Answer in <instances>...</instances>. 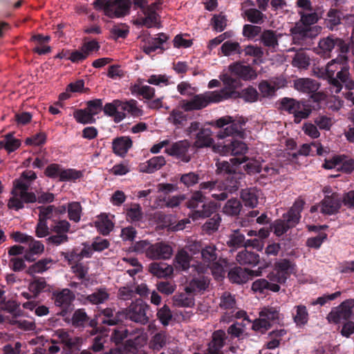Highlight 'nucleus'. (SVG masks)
Segmentation results:
<instances>
[{"label": "nucleus", "instance_id": "obj_11", "mask_svg": "<svg viewBox=\"0 0 354 354\" xmlns=\"http://www.w3.org/2000/svg\"><path fill=\"white\" fill-rule=\"evenodd\" d=\"M354 307V299H349L343 301L339 306L333 308L327 315L329 322L338 324L342 320H347L353 315L352 309Z\"/></svg>", "mask_w": 354, "mask_h": 354}, {"label": "nucleus", "instance_id": "obj_10", "mask_svg": "<svg viewBox=\"0 0 354 354\" xmlns=\"http://www.w3.org/2000/svg\"><path fill=\"white\" fill-rule=\"evenodd\" d=\"M148 308L149 306L147 304L138 299L126 309L125 315L134 322L145 324L149 322V317L147 315Z\"/></svg>", "mask_w": 354, "mask_h": 354}, {"label": "nucleus", "instance_id": "obj_58", "mask_svg": "<svg viewBox=\"0 0 354 354\" xmlns=\"http://www.w3.org/2000/svg\"><path fill=\"white\" fill-rule=\"evenodd\" d=\"M4 149L9 153L15 151L21 145L19 140L14 138L12 133H8L4 136Z\"/></svg>", "mask_w": 354, "mask_h": 354}, {"label": "nucleus", "instance_id": "obj_35", "mask_svg": "<svg viewBox=\"0 0 354 354\" xmlns=\"http://www.w3.org/2000/svg\"><path fill=\"white\" fill-rule=\"evenodd\" d=\"M192 257L187 251L182 249L178 251L174 258V265L176 268L186 270L190 266Z\"/></svg>", "mask_w": 354, "mask_h": 354}, {"label": "nucleus", "instance_id": "obj_24", "mask_svg": "<svg viewBox=\"0 0 354 354\" xmlns=\"http://www.w3.org/2000/svg\"><path fill=\"white\" fill-rule=\"evenodd\" d=\"M254 271L241 268H235L231 270L228 273V277L232 283H244L247 282L250 277L253 274Z\"/></svg>", "mask_w": 354, "mask_h": 354}, {"label": "nucleus", "instance_id": "obj_50", "mask_svg": "<svg viewBox=\"0 0 354 354\" xmlns=\"http://www.w3.org/2000/svg\"><path fill=\"white\" fill-rule=\"evenodd\" d=\"M325 22L327 27L333 30L341 23L340 12L337 10L330 9L326 15Z\"/></svg>", "mask_w": 354, "mask_h": 354}, {"label": "nucleus", "instance_id": "obj_55", "mask_svg": "<svg viewBox=\"0 0 354 354\" xmlns=\"http://www.w3.org/2000/svg\"><path fill=\"white\" fill-rule=\"evenodd\" d=\"M308 319V313L305 306L299 305L297 306V313L294 316V321L297 325L302 326L307 323Z\"/></svg>", "mask_w": 354, "mask_h": 354}, {"label": "nucleus", "instance_id": "obj_52", "mask_svg": "<svg viewBox=\"0 0 354 354\" xmlns=\"http://www.w3.org/2000/svg\"><path fill=\"white\" fill-rule=\"evenodd\" d=\"M261 317H264L270 322H275L279 319V310L272 306L264 307L259 313Z\"/></svg>", "mask_w": 354, "mask_h": 354}, {"label": "nucleus", "instance_id": "obj_39", "mask_svg": "<svg viewBox=\"0 0 354 354\" xmlns=\"http://www.w3.org/2000/svg\"><path fill=\"white\" fill-rule=\"evenodd\" d=\"M53 261L51 259H43L30 266L27 270V273L34 276L35 274L42 273L48 270Z\"/></svg>", "mask_w": 354, "mask_h": 354}, {"label": "nucleus", "instance_id": "obj_25", "mask_svg": "<svg viewBox=\"0 0 354 354\" xmlns=\"http://www.w3.org/2000/svg\"><path fill=\"white\" fill-rule=\"evenodd\" d=\"M248 160L246 157L243 158H233L230 159V162L227 161H218L216 165L217 174H232L234 172V165L242 164Z\"/></svg>", "mask_w": 354, "mask_h": 354}, {"label": "nucleus", "instance_id": "obj_5", "mask_svg": "<svg viewBox=\"0 0 354 354\" xmlns=\"http://www.w3.org/2000/svg\"><path fill=\"white\" fill-rule=\"evenodd\" d=\"M222 100H223V95L221 89L196 95L190 100H181L179 102V106L185 111H191L202 109L211 102H218Z\"/></svg>", "mask_w": 354, "mask_h": 354}, {"label": "nucleus", "instance_id": "obj_57", "mask_svg": "<svg viewBox=\"0 0 354 354\" xmlns=\"http://www.w3.org/2000/svg\"><path fill=\"white\" fill-rule=\"evenodd\" d=\"M46 282L44 279H37L29 283L28 289L33 294L34 297L43 291L46 287Z\"/></svg>", "mask_w": 354, "mask_h": 354}, {"label": "nucleus", "instance_id": "obj_19", "mask_svg": "<svg viewBox=\"0 0 354 354\" xmlns=\"http://www.w3.org/2000/svg\"><path fill=\"white\" fill-rule=\"evenodd\" d=\"M281 34H277L272 30H264L259 37L261 43L272 52H276L279 46V38Z\"/></svg>", "mask_w": 354, "mask_h": 354}, {"label": "nucleus", "instance_id": "obj_59", "mask_svg": "<svg viewBox=\"0 0 354 354\" xmlns=\"http://www.w3.org/2000/svg\"><path fill=\"white\" fill-rule=\"evenodd\" d=\"M292 64L299 68H306L310 64L309 57L302 51L298 52L295 55Z\"/></svg>", "mask_w": 354, "mask_h": 354}, {"label": "nucleus", "instance_id": "obj_8", "mask_svg": "<svg viewBox=\"0 0 354 354\" xmlns=\"http://www.w3.org/2000/svg\"><path fill=\"white\" fill-rule=\"evenodd\" d=\"M281 106L283 111L293 114L295 123H299L301 120L308 118L312 111L308 105L293 98H283L281 102Z\"/></svg>", "mask_w": 354, "mask_h": 354}, {"label": "nucleus", "instance_id": "obj_1", "mask_svg": "<svg viewBox=\"0 0 354 354\" xmlns=\"http://www.w3.org/2000/svg\"><path fill=\"white\" fill-rule=\"evenodd\" d=\"M37 175L32 170H27L13 181V187L11 191L12 197L9 199L8 207L10 209L19 210L24 207V203L36 202V195L34 192L28 191Z\"/></svg>", "mask_w": 354, "mask_h": 354}, {"label": "nucleus", "instance_id": "obj_16", "mask_svg": "<svg viewBox=\"0 0 354 354\" xmlns=\"http://www.w3.org/2000/svg\"><path fill=\"white\" fill-rule=\"evenodd\" d=\"M342 201L337 193H333L330 196H326L320 203V211L325 214H336L340 209Z\"/></svg>", "mask_w": 354, "mask_h": 354}, {"label": "nucleus", "instance_id": "obj_4", "mask_svg": "<svg viewBox=\"0 0 354 354\" xmlns=\"http://www.w3.org/2000/svg\"><path fill=\"white\" fill-rule=\"evenodd\" d=\"M305 202L298 198L287 214L283 215L284 220H277L273 225L274 234L279 236L286 233L290 228L295 227L299 221L300 213L303 209Z\"/></svg>", "mask_w": 354, "mask_h": 354}, {"label": "nucleus", "instance_id": "obj_3", "mask_svg": "<svg viewBox=\"0 0 354 354\" xmlns=\"http://www.w3.org/2000/svg\"><path fill=\"white\" fill-rule=\"evenodd\" d=\"M134 250L142 253L151 260H166L173 254V248L166 242L160 241L151 243L148 241H140L136 243Z\"/></svg>", "mask_w": 354, "mask_h": 354}, {"label": "nucleus", "instance_id": "obj_61", "mask_svg": "<svg viewBox=\"0 0 354 354\" xmlns=\"http://www.w3.org/2000/svg\"><path fill=\"white\" fill-rule=\"evenodd\" d=\"M131 91L133 93H136L147 100L153 98L155 93L154 88L149 86H140L138 85H134Z\"/></svg>", "mask_w": 354, "mask_h": 354}, {"label": "nucleus", "instance_id": "obj_56", "mask_svg": "<svg viewBox=\"0 0 354 354\" xmlns=\"http://www.w3.org/2000/svg\"><path fill=\"white\" fill-rule=\"evenodd\" d=\"M169 341V338L165 332L156 333L151 339V344L154 349H160L165 346Z\"/></svg>", "mask_w": 354, "mask_h": 354}, {"label": "nucleus", "instance_id": "obj_17", "mask_svg": "<svg viewBox=\"0 0 354 354\" xmlns=\"http://www.w3.org/2000/svg\"><path fill=\"white\" fill-rule=\"evenodd\" d=\"M230 71L243 80L250 81L257 77V73L250 66L236 63L229 66Z\"/></svg>", "mask_w": 354, "mask_h": 354}, {"label": "nucleus", "instance_id": "obj_34", "mask_svg": "<svg viewBox=\"0 0 354 354\" xmlns=\"http://www.w3.org/2000/svg\"><path fill=\"white\" fill-rule=\"evenodd\" d=\"M335 46V38L327 37L322 39L317 47V53L327 57H330V53Z\"/></svg>", "mask_w": 354, "mask_h": 354}, {"label": "nucleus", "instance_id": "obj_53", "mask_svg": "<svg viewBox=\"0 0 354 354\" xmlns=\"http://www.w3.org/2000/svg\"><path fill=\"white\" fill-rule=\"evenodd\" d=\"M122 109L127 111L134 117H140L143 114L142 110L137 106V102L134 100L122 102Z\"/></svg>", "mask_w": 354, "mask_h": 354}, {"label": "nucleus", "instance_id": "obj_36", "mask_svg": "<svg viewBox=\"0 0 354 354\" xmlns=\"http://www.w3.org/2000/svg\"><path fill=\"white\" fill-rule=\"evenodd\" d=\"M122 262L124 270L131 277L142 271V266L136 258H123Z\"/></svg>", "mask_w": 354, "mask_h": 354}, {"label": "nucleus", "instance_id": "obj_15", "mask_svg": "<svg viewBox=\"0 0 354 354\" xmlns=\"http://www.w3.org/2000/svg\"><path fill=\"white\" fill-rule=\"evenodd\" d=\"M223 100L227 98H243L247 102H254L258 100L259 94L256 88L252 86H248L244 88L241 92L236 91H227L226 88L222 89Z\"/></svg>", "mask_w": 354, "mask_h": 354}, {"label": "nucleus", "instance_id": "obj_40", "mask_svg": "<svg viewBox=\"0 0 354 354\" xmlns=\"http://www.w3.org/2000/svg\"><path fill=\"white\" fill-rule=\"evenodd\" d=\"M219 307L223 310H230L232 313L236 308V302L234 295L229 292H224L220 297Z\"/></svg>", "mask_w": 354, "mask_h": 354}, {"label": "nucleus", "instance_id": "obj_7", "mask_svg": "<svg viewBox=\"0 0 354 354\" xmlns=\"http://www.w3.org/2000/svg\"><path fill=\"white\" fill-rule=\"evenodd\" d=\"M217 248L215 245L209 244L202 248L201 251L202 262H196L192 267L198 274H204L209 269L217 268L221 270L218 266V254L216 253Z\"/></svg>", "mask_w": 354, "mask_h": 354}, {"label": "nucleus", "instance_id": "obj_2", "mask_svg": "<svg viewBox=\"0 0 354 354\" xmlns=\"http://www.w3.org/2000/svg\"><path fill=\"white\" fill-rule=\"evenodd\" d=\"M248 120L242 116L225 115L215 121V125L218 128H223L228 125L223 130L218 132L216 137L218 139H223L228 136H237L240 138H245V126Z\"/></svg>", "mask_w": 354, "mask_h": 354}, {"label": "nucleus", "instance_id": "obj_37", "mask_svg": "<svg viewBox=\"0 0 354 354\" xmlns=\"http://www.w3.org/2000/svg\"><path fill=\"white\" fill-rule=\"evenodd\" d=\"M102 314L104 316V319L102 322L104 324L113 326L122 321V316L124 315L123 312H118L114 313L112 308H106L102 310Z\"/></svg>", "mask_w": 354, "mask_h": 354}, {"label": "nucleus", "instance_id": "obj_64", "mask_svg": "<svg viewBox=\"0 0 354 354\" xmlns=\"http://www.w3.org/2000/svg\"><path fill=\"white\" fill-rule=\"evenodd\" d=\"M221 221V216L218 214H215L203 225V230L207 233H211L212 232L217 230Z\"/></svg>", "mask_w": 354, "mask_h": 354}, {"label": "nucleus", "instance_id": "obj_22", "mask_svg": "<svg viewBox=\"0 0 354 354\" xmlns=\"http://www.w3.org/2000/svg\"><path fill=\"white\" fill-rule=\"evenodd\" d=\"M225 333L219 330L212 335V340L209 342L207 354H223L222 348L224 345Z\"/></svg>", "mask_w": 354, "mask_h": 354}, {"label": "nucleus", "instance_id": "obj_18", "mask_svg": "<svg viewBox=\"0 0 354 354\" xmlns=\"http://www.w3.org/2000/svg\"><path fill=\"white\" fill-rule=\"evenodd\" d=\"M293 86L299 92L310 94L318 91L320 84L310 78H298L294 80Z\"/></svg>", "mask_w": 354, "mask_h": 354}, {"label": "nucleus", "instance_id": "obj_54", "mask_svg": "<svg viewBox=\"0 0 354 354\" xmlns=\"http://www.w3.org/2000/svg\"><path fill=\"white\" fill-rule=\"evenodd\" d=\"M127 216L131 222L140 221L142 219L143 214L139 204H133L127 212Z\"/></svg>", "mask_w": 354, "mask_h": 354}, {"label": "nucleus", "instance_id": "obj_13", "mask_svg": "<svg viewBox=\"0 0 354 354\" xmlns=\"http://www.w3.org/2000/svg\"><path fill=\"white\" fill-rule=\"evenodd\" d=\"M190 146L189 140H180L174 142L169 148L166 149L165 152L184 162H188L191 160V156L188 153Z\"/></svg>", "mask_w": 354, "mask_h": 354}, {"label": "nucleus", "instance_id": "obj_12", "mask_svg": "<svg viewBox=\"0 0 354 354\" xmlns=\"http://www.w3.org/2000/svg\"><path fill=\"white\" fill-rule=\"evenodd\" d=\"M131 6L130 0H111L105 8V15L109 17H121L127 15Z\"/></svg>", "mask_w": 354, "mask_h": 354}, {"label": "nucleus", "instance_id": "obj_51", "mask_svg": "<svg viewBox=\"0 0 354 354\" xmlns=\"http://www.w3.org/2000/svg\"><path fill=\"white\" fill-rule=\"evenodd\" d=\"M212 192V196L218 201H224L227 198V187L222 181L218 180Z\"/></svg>", "mask_w": 354, "mask_h": 354}, {"label": "nucleus", "instance_id": "obj_45", "mask_svg": "<svg viewBox=\"0 0 354 354\" xmlns=\"http://www.w3.org/2000/svg\"><path fill=\"white\" fill-rule=\"evenodd\" d=\"M243 15L247 18L248 21L254 24H263L266 18L265 15L256 8L245 10Z\"/></svg>", "mask_w": 354, "mask_h": 354}, {"label": "nucleus", "instance_id": "obj_42", "mask_svg": "<svg viewBox=\"0 0 354 354\" xmlns=\"http://www.w3.org/2000/svg\"><path fill=\"white\" fill-rule=\"evenodd\" d=\"M142 12L145 17L140 19V20L136 24L145 26L148 28L152 27H160L159 15L157 13H150L146 10H144Z\"/></svg>", "mask_w": 354, "mask_h": 354}, {"label": "nucleus", "instance_id": "obj_43", "mask_svg": "<svg viewBox=\"0 0 354 354\" xmlns=\"http://www.w3.org/2000/svg\"><path fill=\"white\" fill-rule=\"evenodd\" d=\"M95 225L103 235L109 234L113 228V223L106 214L100 215L95 222Z\"/></svg>", "mask_w": 354, "mask_h": 354}, {"label": "nucleus", "instance_id": "obj_26", "mask_svg": "<svg viewBox=\"0 0 354 354\" xmlns=\"http://www.w3.org/2000/svg\"><path fill=\"white\" fill-rule=\"evenodd\" d=\"M275 270L277 272V275L270 274L269 278L271 281H276L277 283H284L286 277L282 274L280 276V273H287L291 268V263L288 260L281 259L277 261L274 264Z\"/></svg>", "mask_w": 354, "mask_h": 354}, {"label": "nucleus", "instance_id": "obj_38", "mask_svg": "<svg viewBox=\"0 0 354 354\" xmlns=\"http://www.w3.org/2000/svg\"><path fill=\"white\" fill-rule=\"evenodd\" d=\"M335 78L343 83L346 88L354 89V81L350 77L349 67L346 64H342Z\"/></svg>", "mask_w": 354, "mask_h": 354}, {"label": "nucleus", "instance_id": "obj_28", "mask_svg": "<svg viewBox=\"0 0 354 354\" xmlns=\"http://www.w3.org/2000/svg\"><path fill=\"white\" fill-rule=\"evenodd\" d=\"M211 136L212 131L209 129H201L196 134L194 146L196 148L210 147L214 143Z\"/></svg>", "mask_w": 354, "mask_h": 354}, {"label": "nucleus", "instance_id": "obj_63", "mask_svg": "<svg viewBox=\"0 0 354 354\" xmlns=\"http://www.w3.org/2000/svg\"><path fill=\"white\" fill-rule=\"evenodd\" d=\"M157 316L160 322L164 326H167L172 318V313L170 308L167 305H164L158 310Z\"/></svg>", "mask_w": 354, "mask_h": 354}, {"label": "nucleus", "instance_id": "obj_48", "mask_svg": "<svg viewBox=\"0 0 354 354\" xmlns=\"http://www.w3.org/2000/svg\"><path fill=\"white\" fill-rule=\"evenodd\" d=\"M221 52L225 56H230L233 54H241V48L237 41H227L221 46Z\"/></svg>", "mask_w": 354, "mask_h": 354}, {"label": "nucleus", "instance_id": "obj_6", "mask_svg": "<svg viewBox=\"0 0 354 354\" xmlns=\"http://www.w3.org/2000/svg\"><path fill=\"white\" fill-rule=\"evenodd\" d=\"M347 61L346 55H340L339 57L329 62L324 68H318L319 74L317 75L320 77H327L331 85L330 91L332 93H339L342 88L341 82L334 77V75L340 70L342 64H346Z\"/></svg>", "mask_w": 354, "mask_h": 354}, {"label": "nucleus", "instance_id": "obj_47", "mask_svg": "<svg viewBox=\"0 0 354 354\" xmlns=\"http://www.w3.org/2000/svg\"><path fill=\"white\" fill-rule=\"evenodd\" d=\"M245 242V236L241 234L239 230H234L229 235L227 245L230 248H237L243 246Z\"/></svg>", "mask_w": 354, "mask_h": 354}, {"label": "nucleus", "instance_id": "obj_20", "mask_svg": "<svg viewBox=\"0 0 354 354\" xmlns=\"http://www.w3.org/2000/svg\"><path fill=\"white\" fill-rule=\"evenodd\" d=\"M55 335L58 338L59 341L64 344L66 347L71 348L79 346L82 343V339L73 335L71 333L66 331L63 329H59L55 331Z\"/></svg>", "mask_w": 354, "mask_h": 354}, {"label": "nucleus", "instance_id": "obj_31", "mask_svg": "<svg viewBox=\"0 0 354 354\" xmlns=\"http://www.w3.org/2000/svg\"><path fill=\"white\" fill-rule=\"evenodd\" d=\"M192 292H181L176 294L172 297L173 304L179 308L192 307L194 305V299L190 295Z\"/></svg>", "mask_w": 354, "mask_h": 354}, {"label": "nucleus", "instance_id": "obj_23", "mask_svg": "<svg viewBox=\"0 0 354 354\" xmlns=\"http://www.w3.org/2000/svg\"><path fill=\"white\" fill-rule=\"evenodd\" d=\"M149 272L158 278H166L173 274L174 268L165 263L153 262L149 264Z\"/></svg>", "mask_w": 354, "mask_h": 354}, {"label": "nucleus", "instance_id": "obj_46", "mask_svg": "<svg viewBox=\"0 0 354 354\" xmlns=\"http://www.w3.org/2000/svg\"><path fill=\"white\" fill-rule=\"evenodd\" d=\"M242 208L241 202L236 198L228 200L223 207V212L230 216L238 215Z\"/></svg>", "mask_w": 354, "mask_h": 354}, {"label": "nucleus", "instance_id": "obj_49", "mask_svg": "<svg viewBox=\"0 0 354 354\" xmlns=\"http://www.w3.org/2000/svg\"><path fill=\"white\" fill-rule=\"evenodd\" d=\"M208 286V281L205 278L194 279L189 285L185 287V291L187 292H194L196 290H205Z\"/></svg>", "mask_w": 354, "mask_h": 354}, {"label": "nucleus", "instance_id": "obj_29", "mask_svg": "<svg viewBox=\"0 0 354 354\" xmlns=\"http://www.w3.org/2000/svg\"><path fill=\"white\" fill-rule=\"evenodd\" d=\"M259 195V191L257 189L254 188H248L242 190L241 197L245 206L254 207L258 204Z\"/></svg>", "mask_w": 354, "mask_h": 354}, {"label": "nucleus", "instance_id": "obj_32", "mask_svg": "<svg viewBox=\"0 0 354 354\" xmlns=\"http://www.w3.org/2000/svg\"><path fill=\"white\" fill-rule=\"evenodd\" d=\"M122 108V101L115 100L112 103L106 104L102 109L106 115L114 117V121L119 122L125 118V114L117 111V109Z\"/></svg>", "mask_w": 354, "mask_h": 354}, {"label": "nucleus", "instance_id": "obj_44", "mask_svg": "<svg viewBox=\"0 0 354 354\" xmlns=\"http://www.w3.org/2000/svg\"><path fill=\"white\" fill-rule=\"evenodd\" d=\"M252 289L254 292H262L265 289H268L273 292H278L280 287L277 283H269L264 279H260L253 282Z\"/></svg>", "mask_w": 354, "mask_h": 354}, {"label": "nucleus", "instance_id": "obj_14", "mask_svg": "<svg viewBox=\"0 0 354 354\" xmlns=\"http://www.w3.org/2000/svg\"><path fill=\"white\" fill-rule=\"evenodd\" d=\"M213 149L215 152L223 156L228 154L236 156L246 153L248 148L243 142L234 140L228 145H213Z\"/></svg>", "mask_w": 354, "mask_h": 354}, {"label": "nucleus", "instance_id": "obj_62", "mask_svg": "<svg viewBox=\"0 0 354 354\" xmlns=\"http://www.w3.org/2000/svg\"><path fill=\"white\" fill-rule=\"evenodd\" d=\"M227 91H235L236 88H240L242 84L239 80L232 78L227 75H223L221 77Z\"/></svg>", "mask_w": 354, "mask_h": 354}, {"label": "nucleus", "instance_id": "obj_41", "mask_svg": "<svg viewBox=\"0 0 354 354\" xmlns=\"http://www.w3.org/2000/svg\"><path fill=\"white\" fill-rule=\"evenodd\" d=\"M166 163L165 158L162 156H156L147 162V165L141 168V171L147 173H153V171L160 169Z\"/></svg>", "mask_w": 354, "mask_h": 354}, {"label": "nucleus", "instance_id": "obj_27", "mask_svg": "<svg viewBox=\"0 0 354 354\" xmlns=\"http://www.w3.org/2000/svg\"><path fill=\"white\" fill-rule=\"evenodd\" d=\"M236 261L242 266H256L259 262V254L244 249L238 252Z\"/></svg>", "mask_w": 354, "mask_h": 354}, {"label": "nucleus", "instance_id": "obj_30", "mask_svg": "<svg viewBox=\"0 0 354 354\" xmlns=\"http://www.w3.org/2000/svg\"><path fill=\"white\" fill-rule=\"evenodd\" d=\"M131 145L132 142L130 138L127 137L118 138L112 143L113 152L118 156H124L131 147Z\"/></svg>", "mask_w": 354, "mask_h": 354}, {"label": "nucleus", "instance_id": "obj_33", "mask_svg": "<svg viewBox=\"0 0 354 354\" xmlns=\"http://www.w3.org/2000/svg\"><path fill=\"white\" fill-rule=\"evenodd\" d=\"M109 296L110 295L105 288H100L94 292L87 295L85 299L92 304L98 305L108 301Z\"/></svg>", "mask_w": 354, "mask_h": 354}, {"label": "nucleus", "instance_id": "obj_21", "mask_svg": "<svg viewBox=\"0 0 354 354\" xmlns=\"http://www.w3.org/2000/svg\"><path fill=\"white\" fill-rule=\"evenodd\" d=\"M53 297L55 305L63 310H67L75 299V295L69 289H64L59 292L54 293Z\"/></svg>", "mask_w": 354, "mask_h": 354}, {"label": "nucleus", "instance_id": "obj_60", "mask_svg": "<svg viewBox=\"0 0 354 354\" xmlns=\"http://www.w3.org/2000/svg\"><path fill=\"white\" fill-rule=\"evenodd\" d=\"M168 120L174 125H183L187 120V115L179 110H172Z\"/></svg>", "mask_w": 354, "mask_h": 354}, {"label": "nucleus", "instance_id": "obj_9", "mask_svg": "<svg viewBox=\"0 0 354 354\" xmlns=\"http://www.w3.org/2000/svg\"><path fill=\"white\" fill-rule=\"evenodd\" d=\"M301 15V23L296 24L295 28L292 30V32L295 35H299L302 37H312L316 35L317 32L319 30L320 27H310V25L315 24L319 17L316 12L306 13L304 12H300Z\"/></svg>", "mask_w": 354, "mask_h": 354}]
</instances>
